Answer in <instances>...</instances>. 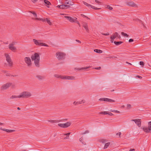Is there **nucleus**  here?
I'll return each instance as SVG.
<instances>
[{
  "instance_id": "nucleus-1",
  "label": "nucleus",
  "mask_w": 151,
  "mask_h": 151,
  "mask_svg": "<svg viewBox=\"0 0 151 151\" xmlns=\"http://www.w3.org/2000/svg\"><path fill=\"white\" fill-rule=\"evenodd\" d=\"M31 58L32 60L34 61L35 64L37 67H39L40 62V55L38 54L37 53H35L34 55H32L31 56Z\"/></svg>"
},
{
  "instance_id": "nucleus-2",
  "label": "nucleus",
  "mask_w": 151,
  "mask_h": 151,
  "mask_svg": "<svg viewBox=\"0 0 151 151\" xmlns=\"http://www.w3.org/2000/svg\"><path fill=\"white\" fill-rule=\"evenodd\" d=\"M32 95L30 92L24 91L20 93L19 97L20 98H27L31 97Z\"/></svg>"
},
{
  "instance_id": "nucleus-3",
  "label": "nucleus",
  "mask_w": 151,
  "mask_h": 151,
  "mask_svg": "<svg viewBox=\"0 0 151 151\" xmlns=\"http://www.w3.org/2000/svg\"><path fill=\"white\" fill-rule=\"evenodd\" d=\"M10 86L13 88L14 87V85L11 82H8L3 84L1 87V89L2 91H4L6 90Z\"/></svg>"
},
{
  "instance_id": "nucleus-4",
  "label": "nucleus",
  "mask_w": 151,
  "mask_h": 151,
  "mask_svg": "<svg viewBox=\"0 0 151 151\" xmlns=\"http://www.w3.org/2000/svg\"><path fill=\"white\" fill-rule=\"evenodd\" d=\"M65 54L63 52H57L56 53V57L59 60H62L64 59Z\"/></svg>"
},
{
  "instance_id": "nucleus-5",
  "label": "nucleus",
  "mask_w": 151,
  "mask_h": 151,
  "mask_svg": "<svg viewBox=\"0 0 151 151\" xmlns=\"http://www.w3.org/2000/svg\"><path fill=\"white\" fill-rule=\"evenodd\" d=\"M4 55L6 57V60L8 62L9 67H12L13 65V62L12 61L10 57L7 53H5Z\"/></svg>"
},
{
  "instance_id": "nucleus-6",
  "label": "nucleus",
  "mask_w": 151,
  "mask_h": 151,
  "mask_svg": "<svg viewBox=\"0 0 151 151\" xmlns=\"http://www.w3.org/2000/svg\"><path fill=\"white\" fill-rule=\"evenodd\" d=\"M121 38V36L120 35L118 34V33L117 32H115L114 34H113V35H111V36L110 37V38L111 39V42H112L114 41V40L115 38H116V39H120Z\"/></svg>"
},
{
  "instance_id": "nucleus-7",
  "label": "nucleus",
  "mask_w": 151,
  "mask_h": 151,
  "mask_svg": "<svg viewBox=\"0 0 151 151\" xmlns=\"http://www.w3.org/2000/svg\"><path fill=\"white\" fill-rule=\"evenodd\" d=\"M17 42L15 41L12 42L9 45V49L12 51L15 52L17 50L16 48L14 46Z\"/></svg>"
},
{
  "instance_id": "nucleus-8",
  "label": "nucleus",
  "mask_w": 151,
  "mask_h": 151,
  "mask_svg": "<svg viewBox=\"0 0 151 151\" xmlns=\"http://www.w3.org/2000/svg\"><path fill=\"white\" fill-rule=\"evenodd\" d=\"M73 4H70L69 5H66L65 4H62L57 6V7L60 9H66L69 8L70 7V5H73Z\"/></svg>"
},
{
  "instance_id": "nucleus-9",
  "label": "nucleus",
  "mask_w": 151,
  "mask_h": 151,
  "mask_svg": "<svg viewBox=\"0 0 151 151\" xmlns=\"http://www.w3.org/2000/svg\"><path fill=\"white\" fill-rule=\"evenodd\" d=\"M126 4L129 6L133 7H137V5L133 1H130L126 2Z\"/></svg>"
},
{
  "instance_id": "nucleus-10",
  "label": "nucleus",
  "mask_w": 151,
  "mask_h": 151,
  "mask_svg": "<svg viewBox=\"0 0 151 151\" xmlns=\"http://www.w3.org/2000/svg\"><path fill=\"white\" fill-rule=\"evenodd\" d=\"M132 121L134 122L138 126L140 127L141 126V121L140 119H132Z\"/></svg>"
},
{
  "instance_id": "nucleus-11",
  "label": "nucleus",
  "mask_w": 151,
  "mask_h": 151,
  "mask_svg": "<svg viewBox=\"0 0 151 151\" xmlns=\"http://www.w3.org/2000/svg\"><path fill=\"white\" fill-rule=\"evenodd\" d=\"M24 61L27 65L28 66H30L32 64L30 58L28 57H26L24 58Z\"/></svg>"
},
{
  "instance_id": "nucleus-12",
  "label": "nucleus",
  "mask_w": 151,
  "mask_h": 151,
  "mask_svg": "<svg viewBox=\"0 0 151 151\" xmlns=\"http://www.w3.org/2000/svg\"><path fill=\"white\" fill-rule=\"evenodd\" d=\"M83 4L86 6L87 7H91L92 9H96V10H97L99 9H100V8H98L97 7H96L94 6H93L87 3L84 1H83Z\"/></svg>"
},
{
  "instance_id": "nucleus-13",
  "label": "nucleus",
  "mask_w": 151,
  "mask_h": 151,
  "mask_svg": "<svg viewBox=\"0 0 151 151\" xmlns=\"http://www.w3.org/2000/svg\"><path fill=\"white\" fill-rule=\"evenodd\" d=\"M64 17L67 19L68 20H69L71 22H74L75 21V20H76L77 19V18L76 17L72 18L68 16H65Z\"/></svg>"
},
{
  "instance_id": "nucleus-14",
  "label": "nucleus",
  "mask_w": 151,
  "mask_h": 151,
  "mask_svg": "<svg viewBox=\"0 0 151 151\" xmlns=\"http://www.w3.org/2000/svg\"><path fill=\"white\" fill-rule=\"evenodd\" d=\"M63 79L74 80H75V78L73 76H64Z\"/></svg>"
},
{
  "instance_id": "nucleus-15",
  "label": "nucleus",
  "mask_w": 151,
  "mask_h": 151,
  "mask_svg": "<svg viewBox=\"0 0 151 151\" xmlns=\"http://www.w3.org/2000/svg\"><path fill=\"white\" fill-rule=\"evenodd\" d=\"M143 129L144 131L147 133H150L151 132V127H149L148 126V127H145L143 128Z\"/></svg>"
},
{
  "instance_id": "nucleus-16",
  "label": "nucleus",
  "mask_w": 151,
  "mask_h": 151,
  "mask_svg": "<svg viewBox=\"0 0 151 151\" xmlns=\"http://www.w3.org/2000/svg\"><path fill=\"white\" fill-rule=\"evenodd\" d=\"M86 102V101L84 100H83L81 101H74L73 102V104L75 105H76L78 104H82Z\"/></svg>"
},
{
  "instance_id": "nucleus-17",
  "label": "nucleus",
  "mask_w": 151,
  "mask_h": 151,
  "mask_svg": "<svg viewBox=\"0 0 151 151\" xmlns=\"http://www.w3.org/2000/svg\"><path fill=\"white\" fill-rule=\"evenodd\" d=\"M83 26L87 32H89L88 24L87 23L83 22Z\"/></svg>"
},
{
  "instance_id": "nucleus-18",
  "label": "nucleus",
  "mask_w": 151,
  "mask_h": 151,
  "mask_svg": "<svg viewBox=\"0 0 151 151\" xmlns=\"http://www.w3.org/2000/svg\"><path fill=\"white\" fill-rule=\"evenodd\" d=\"M2 130L3 131H6L8 133L13 132H14L15 131V130H14V129L9 130V129H2Z\"/></svg>"
},
{
  "instance_id": "nucleus-19",
  "label": "nucleus",
  "mask_w": 151,
  "mask_h": 151,
  "mask_svg": "<svg viewBox=\"0 0 151 151\" xmlns=\"http://www.w3.org/2000/svg\"><path fill=\"white\" fill-rule=\"evenodd\" d=\"M104 101H106L108 102H115V101L111 99L107 98H104Z\"/></svg>"
},
{
  "instance_id": "nucleus-20",
  "label": "nucleus",
  "mask_w": 151,
  "mask_h": 151,
  "mask_svg": "<svg viewBox=\"0 0 151 151\" xmlns=\"http://www.w3.org/2000/svg\"><path fill=\"white\" fill-rule=\"evenodd\" d=\"M70 133L69 132L68 133L64 134L63 135V137L64 139H69V135L70 134Z\"/></svg>"
},
{
  "instance_id": "nucleus-21",
  "label": "nucleus",
  "mask_w": 151,
  "mask_h": 151,
  "mask_svg": "<svg viewBox=\"0 0 151 151\" xmlns=\"http://www.w3.org/2000/svg\"><path fill=\"white\" fill-rule=\"evenodd\" d=\"M36 77L39 80L44 79L45 78V77L44 76L40 75L36 76Z\"/></svg>"
},
{
  "instance_id": "nucleus-22",
  "label": "nucleus",
  "mask_w": 151,
  "mask_h": 151,
  "mask_svg": "<svg viewBox=\"0 0 151 151\" xmlns=\"http://www.w3.org/2000/svg\"><path fill=\"white\" fill-rule=\"evenodd\" d=\"M104 8L106 9H109V10L110 11L112 10L113 9V8L112 7L108 5H104Z\"/></svg>"
},
{
  "instance_id": "nucleus-23",
  "label": "nucleus",
  "mask_w": 151,
  "mask_h": 151,
  "mask_svg": "<svg viewBox=\"0 0 151 151\" xmlns=\"http://www.w3.org/2000/svg\"><path fill=\"white\" fill-rule=\"evenodd\" d=\"M54 76L57 78H60L61 79H63L64 76L59 75L58 74H55L54 75Z\"/></svg>"
},
{
  "instance_id": "nucleus-24",
  "label": "nucleus",
  "mask_w": 151,
  "mask_h": 151,
  "mask_svg": "<svg viewBox=\"0 0 151 151\" xmlns=\"http://www.w3.org/2000/svg\"><path fill=\"white\" fill-rule=\"evenodd\" d=\"M62 4H69L70 0H61Z\"/></svg>"
},
{
  "instance_id": "nucleus-25",
  "label": "nucleus",
  "mask_w": 151,
  "mask_h": 151,
  "mask_svg": "<svg viewBox=\"0 0 151 151\" xmlns=\"http://www.w3.org/2000/svg\"><path fill=\"white\" fill-rule=\"evenodd\" d=\"M47 121H48L49 122H51L52 123H58L60 121V120H47Z\"/></svg>"
},
{
  "instance_id": "nucleus-26",
  "label": "nucleus",
  "mask_w": 151,
  "mask_h": 151,
  "mask_svg": "<svg viewBox=\"0 0 151 151\" xmlns=\"http://www.w3.org/2000/svg\"><path fill=\"white\" fill-rule=\"evenodd\" d=\"M71 125V123L70 122H67L65 123H63L64 128H67L69 127Z\"/></svg>"
},
{
  "instance_id": "nucleus-27",
  "label": "nucleus",
  "mask_w": 151,
  "mask_h": 151,
  "mask_svg": "<svg viewBox=\"0 0 151 151\" xmlns=\"http://www.w3.org/2000/svg\"><path fill=\"white\" fill-rule=\"evenodd\" d=\"M117 57L115 56H110L107 57H105V59H110V60H114L115 58H116Z\"/></svg>"
},
{
  "instance_id": "nucleus-28",
  "label": "nucleus",
  "mask_w": 151,
  "mask_h": 151,
  "mask_svg": "<svg viewBox=\"0 0 151 151\" xmlns=\"http://www.w3.org/2000/svg\"><path fill=\"white\" fill-rule=\"evenodd\" d=\"M38 45L40 46H44L47 47H48V45H47V44H46L45 43H43L42 42H39Z\"/></svg>"
},
{
  "instance_id": "nucleus-29",
  "label": "nucleus",
  "mask_w": 151,
  "mask_h": 151,
  "mask_svg": "<svg viewBox=\"0 0 151 151\" xmlns=\"http://www.w3.org/2000/svg\"><path fill=\"white\" fill-rule=\"evenodd\" d=\"M89 68V67H86L81 68H75V69H76L77 70H80L86 69L88 68Z\"/></svg>"
},
{
  "instance_id": "nucleus-30",
  "label": "nucleus",
  "mask_w": 151,
  "mask_h": 151,
  "mask_svg": "<svg viewBox=\"0 0 151 151\" xmlns=\"http://www.w3.org/2000/svg\"><path fill=\"white\" fill-rule=\"evenodd\" d=\"M44 2L47 5V6L49 8V7L48 6L49 5H50L51 4V3L49 2L47 0H44Z\"/></svg>"
},
{
  "instance_id": "nucleus-31",
  "label": "nucleus",
  "mask_w": 151,
  "mask_h": 151,
  "mask_svg": "<svg viewBox=\"0 0 151 151\" xmlns=\"http://www.w3.org/2000/svg\"><path fill=\"white\" fill-rule=\"evenodd\" d=\"M123 42L122 41H114V43L116 45H119L122 43Z\"/></svg>"
},
{
  "instance_id": "nucleus-32",
  "label": "nucleus",
  "mask_w": 151,
  "mask_h": 151,
  "mask_svg": "<svg viewBox=\"0 0 151 151\" xmlns=\"http://www.w3.org/2000/svg\"><path fill=\"white\" fill-rule=\"evenodd\" d=\"M20 95L19 96L12 95L10 97V99H13L17 98H20Z\"/></svg>"
},
{
  "instance_id": "nucleus-33",
  "label": "nucleus",
  "mask_w": 151,
  "mask_h": 151,
  "mask_svg": "<svg viewBox=\"0 0 151 151\" xmlns=\"http://www.w3.org/2000/svg\"><path fill=\"white\" fill-rule=\"evenodd\" d=\"M106 114H108L110 116H112L113 115V114L112 113L110 112L104 111V115Z\"/></svg>"
},
{
  "instance_id": "nucleus-34",
  "label": "nucleus",
  "mask_w": 151,
  "mask_h": 151,
  "mask_svg": "<svg viewBox=\"0 0 151 151\" xmlns=\"http://www.w3.org/2000/svg\"><path fill=\"white\" fill-rule=\"evenodd\" d=\"M33 40L35 44L37 45H38L39 42L40 41V40L37 41L35 39H33Z\"/></svg>"
},
{
  "instance_id": "nucleus-35",
  "label": "nucleus",
  "mask_w": 151,
  "mask_h": 151,
  "mask_svg": "<svg viewBox=\"0 0 151 151\" xmlns=\"http://www.w3.org/2000/svg\"><path fill=\"white\" fill-rule=\"evenodd\" d=\"M79 141L83 144L85 145L86 144V142L84 141L83 138V137H81L80 138Z\"/></svg>"
},
{
  "instance_id": "nucleus-36",
  "label": "nucleus",
  "mask_w": 151,
  "mask_h": 151,
  "mask_svg": "<svg viewBox=\"0 0 151 151\" xmlns=\"http://www.w3.org/2000/svg\"><path fill=\"white\" fill-rule=\"evenodd\" d=\"M35 19L36 20H41L42 21L44 22H45V21H46V19H42V18H35Z\"/></svg>"
},
{
  "instance_id": "nucleus-37",
  "label": "nucleus",
  "mask_w": 151,
  "mask_h": 151,
  "mask_svg": "<svg viewBox=\"0 0 151 151\" xmlns=\"http://www.w3.org/2000/svg\"><path fill=\"white\" fill-rule=\"evenodd\" d=\"M98 141L100 143H103L104 142V139L103 138H99L98 139Z\"/></svg>"
},
{
  "instance_id": "nucleus-38",
  "label": "nucleus",
  "mask_w": 151,
  "mask_h": 151,
  "mask_svg": "<svg viewBox=\"0 0 151 151\" xmlns=\"http://www.w3.org/2000/svg\"><path fill=\"white\" fill-rule=\"evenodd\" d=\"M94 51L98 53H101L102 52V51L101 50L98 49H95L94 50Z\"/></svg>"
},
{
  "instance_id": "nucleus-39",
  "label": "nucleus",
  "mask_w": 151,
  "mask_h": 151,
  "mask_svg": "<svg viewBox=\"0 0 151 151\" xmlns=\"http://www.w3.org/2000/svg\"><path fill=\"white\" fill-rule=\"evenodd\" d=\"M110 144V142H108L105 144L104 145V149L107 148L109 147Z\"/></svg>"
},
{
  "instance_id": "nucleus-40",
  "label": "nucleus",
  "mask_w": 151,
  "mask_h": 151,
  "mask_svg": "<svg viewBox=\"0 0 151 151\" xmlns=\"http://www.w3.org/2000/svg\"><path fill=\"white\" fill-rule=\"evenodd\" d=\"M95 2L97 4L99 5H102L103 4V3L101 2L98 0H96L95 1Z\"/></svg>"
},
{
  "instance_id": "nucleus-41",
  "label": "nucleus",
  "mask_w": 151,
  "mask_h": 151,
  "mask_svg": "<svg viewBox=\"0 0 151 151\" xmlns=\"http://www.w3.org/2000/svg\"><path fill=\"white\" fill-rule=\"evenodd\" d=\"M131 105L128 104L127 105V109H129L131 108Z\"/></svg>"
},
{
  "instance_id": "nucleus-42",
  "label": "nucleus",
  "mask_w": 151,
  "mask_h": 151,
  "mask_svg": "<svg viewBox=\"0 0 151 151\" xmlns=\"http://www.w3.org/2000/svg\"><path fill=\"white\" fill-rule=\"evenodd\" d=\"M46 20L47 22L50 25H51L52 24V23L51 22H50V21L49 19H47V18H46Z\"/></svg>"
},
{
  "instance_id": "nucleus-43",
  "label": "nucleus",
  "mask_w": 151,
  "mask_h": 151,
  "mask_svg": "<svg viewBox=\"0 0 151 151\" xmlns=\"http://www.w3.org/2000/svg\"><path fill=\"white\" fill-rule=\"evenodd\" d=\"M121 34L124 36H125V37H128V36H129V35H127L126 33H125L123 32H122Z\"/></svg>"
},
{
  "instance_id": "nucleus-44",
  "label": "nucleus",
  "mask_w": 151,
  "mask_h": 151,
  "mask_svg": "<svg viewBox=\"0 0 151 151\" xmlns=\"http://www.w3.org/2000/svg\"><path fill=\"white\" fill-rule=\"evenodd\" d=\"M89 132V131L88 130H86L84 132L81 133V135H84L88 133Z\"/></svg>"
},
{
  "instance_id": "nucleus-45",
  "label": "nucleus",
  "mask_w": 151,
  "mask_h": 151,
  "mask_svg": "<svg viewBox=\"0 0 151 151\" xmlns=\"http://www.w3.org/2000/svg\"><path fill=\"white\" fill-rule=\"evenodd\" d=\"M31 12L32 14H33V15H34V16L36 18H37V14H36V13H35L34 12Z\"/></svg>"
},
{
  "instance_id": "nucleus-46",
  "label": "nucleus",
  "mask_w": 151,
  "mask_h": 151,
  "mask_svg": "<svg viewBox=\"0 0 151 151\" xmlns=\"http://www.w3.org/2000/svg\"><path fill=\"white\" fill-rule=\"evenodd\" d=\"M58 125L59 127L64 128L63 123V124H58Z\"/></svg>"
},
{
  "instance_id": "nucleus-47",
  "label": "nucleus",
  "mask_w": 151,
  "mask_h": 151,
  "mask_svg": "<svg viewBox=\"0 0 151 151\" xmlns=\"http://www.w3.org/2000/svg\"><path fill=\"white\" fill-rule=\"evenodd\" d=\"M118 134H119V137L121 138V134L122 133L121 132H119V133H117L116 134V135H117Z\"/></svg>"
},
{
  "instance_id": "nucleus-48",
  "label": "nucleus",
  "mask_w": 151,
  "mask_h": 151,
  "mask_svg": "<svg viewBox=\"0 0 151 151\" xmlns=\"http://www.w3.org/2000/svg\"><path fill=\"white\" fill-rule=\"evenodd\" d=\"M139 64L140 65L143 66L144 65V63L142 61H140L139 62Z\"/></svg>"
},
{
  "instance_id": "nucleus-49",
  "label": "nucleus",
  "mask_w": 151,
  "mask_h": 151,
  "mask_svg": "<svg viewBox=\"0 0 151 151\" xmlns=\"http://www.w3.org/2000/svg\"><path fill=\"white\" fill-rule=\"evenodd\" d=\"M6 76H11V74H10L9 73L7 72V73H6Z\"/></svg>"
},
{
  "instance_id": "nucleus-50",
  "label": "nucleus",
  "mask_w": 151,
  "mask_h": 151,
  "mask_svg": "<svg viewBox=\"0 0 151 151\" xmlns=\"http://www.w3.org/2000/svg\"><path fill=\"white\" fill-rule=\"evenodd\" d=\"M31 1L33 3H35L37 2L38 1V0H31Z\"/></svg>"
},
{
  "instance_id": "nucleus-51",
  "label": "nucleus",
  "mask_w": 151,
  "mask_h": 151,
  "mask_svg": "<svg viewBox=\"0 0 151 151\" xmlns=\"http://www.w3.org/2000/svg\"><path fill=\"white\" fill-rule=\"evenodd\" d=\"M134 41V40L133 39H130L129 40V42H132Z\"/></svg>"
},
{
  "instance_id": "nucleus-52",
  "label": "nucleus",
  "mask_w": 151,
  "mask_h": 151,
  "mask_svg": "<svg viewBox=\"0 0 151 151\" xmlns=\"http://www.w3.org/2000/svg\"><path fill=\"white\" fill-rule=\"evenodd\" d=\"M137 78H138L140 79H141L142 78V77L141 76H137L136 77Z\"/></svg>"
},
{
  "instance_id": "nucleus-53",
  "label": "nucleus",
  "mask_w": 151,
  "mask_h": 151,
  "mask_svg": "<svg viewBox=\"0 0 151 151\" xmlns=\"http://www.w3.org/2000/svg\"><path fill=\"white\" fill-rule=\"evenodd\" d=\"M74 22L78 24H79V22L78 21L76 20H75V21Z\"/></svg>"
},
{
  "instance_id": "nucleus-54",
  "label": "nucleus",
  "mask_w": 151,
  "mask_h": 151,
  "mask_svg": "<svg viewBox=\"0 0 151 151\" xmlns=\"http://www.w3.org/2000/svg\"><path fill=\"white\" fill-rule=\"evenodd\" d=\"M115 113H118V114H119L120 113V112L119 111H118V110H116L115 111Z\"/></svg>"
},
{
  "instance_id": "nucleus-55",
  "label": "nucleus",
  "mask_w": 151,
  "mask_h": 151,
  "mask_svg": "<svg viewBox=\"0 0 151 151\" xmlns=\"http://www.w3.org/2000/svg\"><path fill=\"white\" fill-rule=\"evenodd\" d=\"M81 16L82 17H86V16L84 15V14H81Z\"/></svg>"
},
{
  "instance_id": "nucleus-56",
  "label": "nucleus",
  "mask_w": 151,
  "mask_h": 151,
  "mask_svg": "<svg viewBox=\"0 0 151 151\" xmlns=\"http://www.w3.org/2000/svg\"><path fill=\"white\" fill-rule=\"evenodd\" d=\"M110 111H111L112 112H115V110H113V109H111L110 110Z\"/></svg>"
},
{
  "instance_id": "nucleus-57",
  "label": "nucleus",
  "mask_w": 151,
  "mask_h": 151,
  "mask_svg": "<svg viewBox=\"0 0 151 151\" xmlns=\"http://www.w3.org/2000/svg\"><path fill=\"white\" fill-rule=\"evenodd\" d=\"M135 150L134 149H131L129 151H135Z\"/></svg>"
},
{
  "instance_id": "nucleus-58",
  "label": "nucleus",
  "mask_w": 151,
  "mask_h": 151,
  "mask_svg": "<svg viewBox=\"0 0 151 151\" xmlns=\"http://www.w3.org/2000/svg\"><path fill=\"white\" fill-rule=\"evenodd\" d=\"M76 41L77 42H79V43H81V42L78 40H76Z\"/></svg>"
},
{
  "instance_id": "nucleus-59",
  "label": "nucleus",
  "mask_w": 151,
  "mask_h": 151,
  "mask_svg": "<svg viewBox=\"0 0 151 151\" xmlns=\"http://www.w3.org/2000/svg\"><path fill=\"white\" fill-rule=\"evenodd\" d=\"M101 68V67H99L97 68H96L95 69L97 70H99Z\"/></svg>"
},
{
  "instance_id": "nucleus-60",
  "label": "nucleus",
  "mask_w": 151,
  "mask_h": 151,
  "mask_svg": "<svg viewBox=\"0 0 151 151\" xmlns=\"http://www.w3.org/2000/svg\"><path fill=\"white\" fill-rule=\"evenodd\" d=\"M99 100H102L104 101V98H101L99 99Z\"/></svg>"
},
{
  "instance_id": "nucleus-61",
  "label": "nucleus",
  "mask_w": 151,
  "mask_h": 151,
  "mask_svg": "<svg viewBox=\"0 0 151 151\" xmlns=\"http://www.w3.org/2000/svg\"><path fill=\"white\" fill-rule=\"evenodd\" d=\"M126 63L127 64H129V65H132V64H131V63H129L128 62H126Z\"/></svg>"
},
{
  "instance_id": "nucleus-62",
  "label": "nucleus",
  "mask_w": 151,
  "mask_h": 151,
  "mask_svg": "<svg viewBox=\"0 0 151 151\" xmlns=\"http://www.w3.org/2000/svg\"><path fill=\"white\" fill-rule=\"evenodd\" d=\"M7 71H6V70H3V72L4 73H7Z\"/></svg>"
},
{
  "instance_id": "nucleus-63",
  "label": "nucleus",
  "mask_w": 151,
  "mask_h": 151,
  "mask_svg": "<svg viewBox=\"0 0 151 151\" xmlns=\"http://www.w3.org/2000/svg\"><path fill=\"white\" fill-rule=\"evenodd\" d=\"M109 35V33H104V35Z\"/></svg>"
},
{
  "instance_id": "nucleus-64",
  "label": "nucleus",
  "mask_w": 151,
  "mask_h": 151,
  "mask_svg": "<svg viewBox=\"0 0 151 151\" xmlns=\"http://www.w3.org/2000/svg\"><path fill=\"white\" fill-rule=\"evenodd\" d=\"M100 113V114H104V112H101Z\"/></svg>"
}]
</instances>
